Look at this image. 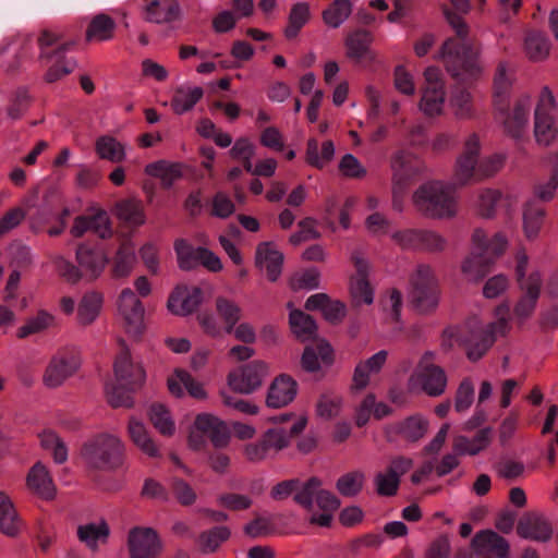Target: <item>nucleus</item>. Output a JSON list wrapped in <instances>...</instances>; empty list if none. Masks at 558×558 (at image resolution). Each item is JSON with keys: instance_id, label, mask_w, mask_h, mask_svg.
I'll return each mask as SVG.
<instances>
[{"instance_id": "f257e3e1", "label": "nucleus", "mask_w": 558, "mask_h": 558, "mask_svg": "<svg viewBox=\"0 0 558 558\" xmlns=\"http://www.w3.org/2000/svg\"><path fill=\"white\" fill-rule=\"evenodd\" d=\"M448 24L459 38H449L440 47L435 59L440 60L457 80L465 82L478 77L483 72L480 54L468 39L469 27L464 20L447 7L442 9Z\"/></svg>"}, {"instance_id": "f03ea898", "label": "nucleus", "mask_w": 558, "mask_h": 558, "mask_svg": "<svg viewBox=\"0 0 558 558\" xmlns=\"http://www.w3.org/2000/svg\"><path fill=\"white\" fill-rule=\"evenodd\" d=\"M495 320L483 326L480 322L469 324V335L464 328L449 330L452 341L462 343L466 349L468 357L472 361L481 359L497 337L504 336L510 328V306L501 303L495 308Z\"/></svg>"}, {"instance_id": "7ed1b4c3", "label": "nucleus", "mask_w": 558, "mask_h": 558, "mask_svg": "<svg viewBox=\"0 0 558 558\" xmlns=\"http://www.w3.org/2000/svg\"><path fill=\"white\" fill-rule=\"evenodd\" d=\"M114 380L107 383L105 390L108 402L114 407H131L132 392L142 387L146 373L140 362H134L128 350H123L116 359Z\"/></svg>"}, {"instance_id": "20e7f679", "label": "nucleus", "mask_w": 558, "mask_h": 558, "mask_svg": "<svg viewBox=\"0 0 558 558\" xmlns=\"http://www.w3.org/2000/svg\"><path fill=\"white\" fill-rule=\"evenodd\" d=\"M417 211L434 219H448L457 214L456 187L451 183L430 180L421 184L412 195Z\"/></svg>"}, {"instance_id": "39448f33", "label": "nucleus", "mask_w": 558, "mask_h": 558, "mask_svg": "<svg viewBox=\"0 0 558 558\" xmlns=\"http://www.w3.org/2000/svg\"><path fill=\"white\" fill-rule=\"evenodd\" d=\"M473 251L462 263V272L469 281H478L489 271L490 267L507 248L508 241L501 233L492 239L482 229H476L472 235Z\"/></svg>"}, {"instance_id": "423d86ee", "label": "nucleus", "mask_w": 558, "mask_h": 558, "mask_svg": "<svg viewBox=\"0 0 558 558\" xmlns=\"http://www.w3.org/2000/svg\"><path fill=\"white\" fill-rule=\"evenodd\" d=\"M515 277L522 295L514 306V318L523 324L534 313L542 288L541 274L529 271V256L524 251L517 253Z\"/></svg>"}, {"instance_id": "0eeeda50", "label": "nucleus", "mask_w": 558, "mask_h": 558, "mask_svg": "<svg viewBox=\"0 0 558 558\" xmlns=\"http://www.w3.org/2000/svg\"><path fill=\"white\" fill-rule=\"evenodd\" d=\"M123 441L111 434H99L84 442L81 456L94 469H113L122 463Z\"/></svg>"}, {"instance_id": "6e6552de", "label": "nucleus", "mask_w": 558, "mask_h": 558, "mask_svg": "<svg viewBox=\"0 0 558 558\" xmlns=\"http://www.w3.org/2000/svg\"><path fill=\"white\" fill-rule=\"evenodd\" d=\"M59 39L60 36L50 31H44L38 37L39 59L48 68L46 73L48 82H56L70 74L76 65L74 60L65 58L66 51L72 48L74 43L70 41L52 48Z\"/></svg>"}, {"instance_id": "1a4fd4ad", "label": "nucleus", "mask_w": 558, "mask_h": 558, "mask_svg": "<svg viewBox=\"0 0 558 558\" xmlns=\"http://www.w3.org/2000/svg\"><path fill=\"white\" fill-rule=\"evenodd\" d=\"M556 112V98L549 87L544 86L534 111V136L539 145L548 146L557 137Z\"/></svg>"}, {"instance_id": "9d476101", "label": "nucleus", "mask_w": 558, "mask_h": 558, "mask_svg": "<svg viewBox=\"0 0 558 558\" xmlns=\"http://www.w3.org/2000/svg\"><path fill=\"white\" fill-rule=\"evenodd\" d=\"M392 170V205L397 210L402 209V198L408 185L422 170L420 160L411 151H397L391 158Z\"/></svg>"}, {"instance_id": "9b49d317", "label": "nucleus", "mask_w": 558, "mask_h": 558, "mask_svg": "<svg viewBox=\"0 0 558 558\" xmlns=\"http://www.w3.org/2000/svg\"><path fill=\"white\" fill-rule=\"evenodd\" d=\"M409 298L414 307L426 313L434 310L439 301L437 279L428 265H420L412 277Z\"/></svg>"}, {"instance_id": "f8f14e48", "label": "nucleus", "mask_w": 558, "mask_h": 558, "mask_svg": "<svg viewBox=\"0 0 558 558\" xmlns=\"http://www.w3.org/2000/svg\"><path fill=\"white\" fill-rule=\"evenodd\" d=\"M434 353L426 352L414 373L409 378L410 389L421 388L430 397L442 395L447 387V376L445 371L433 363Z\"/></svg>"}, {"instance_id": "ddd939ff", "label": "nucleus", "mask_w": 558, "mask_h": 558, "mask_svg": "<svg viewBox=\"0 0 558 558\" xmlns=\"http://www.w3.org/2000/svg\"><path fill=\"white\" fill-rule=\"evenodd\" d=\"M480 151L481 140L477 134L473 133L465 138L463 151L456 160L451 183L454 187L482 180L477 173Z\"/></svg>"}, {"instance_id": "4468645a", "label": "nucleus", "mask_w": 558, "mask_h": 558, "mask_svg": "<svg viewBox=\"0 0 558 558\" xmlns=\"http://www.w3.org/2000/svg\"><path fill=\"white\" fill-rule=\"evenodd\" d=\"M506 105L501 109L496 107L497 119L504 125L505 132L515 140H520L527 132L530 125V113L532 108V97L529 94L519 96L510 112L506 111Z\"/></svg>"}, {"instance_id": "2eb2a0df", "label": "nucleus", "mask_w": 558, "mask_h": 558, "mask_svg": "<svg viewBox=\"0 0 558 558\" xmlns=\"http://www.w3.org/2000/svg\"><path fill=\"white\" fill-rule=\"evenodd\" d=\"M268 375L269 367L265 362L253 361L230 372L228 385L235 392L250 395L260 387Z\"/></svg>"}, {"instance_id": "dca6fc26", "label": "nucleus", "mask_w": 558, "mask_h": 558, "mask_svg": "<svg viewBox=\"0 0 558 558\" xmlns=\"http://www.w3.org/2000/svg\"><path fill=\"white\" fill-rule=\"evenodd\" d=\"M425 88L420 101V110L429 117L440 114L445 104V85L441 72L436 66H428L424 72Z\"/></svg>"}, {"instance_id": "f3484780", "label": "nucleus", "mask_w": 558, "mask_h": 558, "mask_svg": "<svg viewBox=\"0 0 558 558\" xmlns=\"http://www.w3.org/2000/svg\"><path fill=\"white\" fill-rule=\"evenodd\" d=\"M144 306L130 288L122 290L118 300V316L128 333L138 336L144 329Z\"/></svg>"}, {"instance_id": "a211bd4d", "label": "nucleus", "mask_w": 558, "mask_h": 558, "mask_svg": "<svg viewBox=\"0 0 558 558\" xmlns=\"http://www.w3.org/2000/svg\"><path fill=\"white\" fill-rule=\"evenodd\" d=\"M131 558H157L162 550V542L151 527L135 526L128 535Z\"/></svg>"}, {"instance_id": "6ab92c4d", "label": "nucleus", "mask_w": 558, "mask_h": 558, "mask_svg": "<svg viewBox=\"0 0 558 558\" xmlns=\"http://www.w3.org/2000/svg\"><path fill=\"white\" fill-rule=\"evenodd\" d=\"M81 366L80 357L74 353H59L47 365L43 381L47 388L54 389L62 386L73 376Z\"/></svg>"}, {"instance_id": "aec40b11", "label": "nucleus", "mask_w": 558, "mask_h": 558, "mask_svg": "<svg viewBox=\"0 0 558 558\" xmlns=\"http://www.w3.org/2000/svg\"><path fill=\"white\" fill-rule=\"evenodd\" d=\"M373 36L369 32L360 29L348 35L344 41L347 57L359 64H369L375 61L371 49Z\"/></svg>"}, {"instance_id": "412c9836", "label": "nucleus", "mask_w": 558, "mask_h": 558, "mask_svg": "<svg viewBox=\"0 0 558 558\" xmlns=\"http://www.w3.org/2000/svg\"><path fill=\"white\" fill-rule=\"evenodd\" d=\"M76 260L82 275L94 280L104 271L108 264V256L99 247L81 244L76 250Z\"/></svg>"}, {"instance_id": "4be33fe9", "label": "nucleus", "mask_w": 558, "mask_h": 558, "mask_svg": "<svg viewBox=\"0 0 558 558\" xmlns=\"http://www.w3.org/2000/svg\"><path fill=\"white\" fill-rule=\"evenodd\" d=\"M201 303L202 290L199 288L177 287L168 299L167 307L174 315L186 316L193 313Z\"/></svg>"}, {"instance_id": "5701e85b", "label": "nucleus", "mask_w": 558, "mask_h": 558, "mask_svg": "<svg viewBox=\"0 0 558 558\" xmlns=\"http://www.w3.org/2000/svg\"><path fill=\"white\" fill-rule=\"evenodd\" d=\"M356 275L352 278L350 290L356 304H372L374 301V291L367 281L368 263L359 254L352 256Z\"/></svg>"}, {"instance_id": "b1692460", "label": "nucleus", "mask_w": 558, "mask_h": 558, "mask_svg": "<svg viewBox=\"0 0 558 558\" xmlns=\"http://www.w3.org/2000/svg\"><path fill=\"white\" fill-rule=\"evenodd\" d=\"M27 488L41 499L50 500L56 496L57 489L48 468L41 463H35L26 476Z\"/></svg>"}, {"instance_id": "393cba45", "label": "nucleus", "mask_w": 558, "mask_h": 558, "mask_svg": "<svg viewBox=\"0 0 558 558\" xmlns=\"http://www.w3.org/2000/svg\"><path fill=\"white\" fill-rule=\"evenodd\" d=\"M298 393V384L288 375L278 376L269 386L266 404L279 409L291 403Z\"/></svg>"}, {"instance_id": "a878e982", "label": "nucleus", "mask_w": 558, "mask_h": 558, "mask_svg": "<svg viewBox=\"0 0 558 558\" xmlns=\"http://www.w3.org/2000/svg\"><path fill=\"white\" fill-rule=\"evenodd\" d=\"M255 264L266 271L270 281H276L282 271L283 254L272 242H263L256 248Z\"/></svg>"}, {"instance_id": "bb28decb", "label": "nucleus", "mask_w": 558, "mask_h": 558, "mask_svg": "<svg viewBox=\"0 0 558 558\" xmlns=\"http://www.w3.org/2000/svg\"><path fill=\"white\" fill-rule=\"evenodd\" d=\"M515 82V66L507 61L498 63L494 75V104L501 109L506 105Z\"/></svg>"}, {"instance_id": "cd10ccee", "label": "nucleus", "mask_w": 558, "mask_h": 558, "mask_svg": "<svg viewBox=\"0 0 558 558\" xmlns=\"http://www.w3.org/2000/svg\"><path fill=\"white\" fill-rule=\"evenodd\" d=\"M472 546L477 555H494L498 558H506L509 551L507 541L493 531H482L472 541Z\"/></svg>"}, {"instance_id": "c85d7f7f", "label": "nucleus", "mask_w": 558, "mask_h": 558, "mask_svg": "<svg viewBox=\"0 0 558 558\" xmlns=\"http://www.w3.org/2000/svg\"><path fill=\"white\" fill-rule=\"evenodd\" d=\"M184 166L181 162H173L160 159L146 165L145 173L160 180L162 186L169 189L183 175Z\"/></svg>"}, {"instance_id": "c756f323", "label": "nucleus", "mask_w": 558, "mask_h": 558, "mask_svg": "<svg viewBox=\"0 0 558 558\" xmlns=\"http://www.w3.org/2000/svg\"><path fill=\"white\" fill-rule=\"evenodd\" d=\"M315 504L322 510L320 513L311 512L310 522L323 527H327L331 524L333 513L340 507V499L329 490L320 488Z\"/></svg>"}, {"instance_id": "7c9ffc66", "label": "nucleus", "mask_w": 558, "mask_h": 558, "mask_svg": "<svg viewBox=\"0 0 558 558\" xmlns=\"http://www.w3.org/2000/svg\"><path fill=\"white\" fill-rule=\"evenodd\" d=\"M333 350L326 340H320L316 349L305 348L302 355V366L305 371L314 373L332 363Z\"/></svg>"}, {"instance_id": "2f4dec72", "label": "nucleus", "mask_w": 558, "mask_h": 558, "mask_svg": "<svg viewBox=\"0 0 558 558\" xmlns=\"http://www.w3.org/2000/svg\"><path fill=\"white\" fill-rule=\"evenodd\" d=\"M197 426L207 433L216 448L226 447L230 440V430L225 422L211 414L197 415Z\"/></svg>"}, {"instance_id": "473e14b6", "label": "nucleus", "mask_w": 558, "mask_h": 558, "mask_svg": "<svg viewBox=\"0 0 558 558\" xmlns=\"http://www.w3.org/2000/svg\"><path fill=\"white\" fill-rule=\"evenodd\" d=\"M109 534L110 529L102 519L82 524L77 529L78 539L93 551L98 550L100 545L107 543Z\"/></svg>"}, {"instance_id": "72a5a7b5", "label": "nucleus", "mask_w": 558, "mask_h": 558, "mask_svg": "<svg viewBox=\"0 0 558 558\" xmlns=\"http://www.w3.org/2000/svg\"><path fill=\"white\" fill-rule=\"evenodd\" d=\"M146 20L151 23H171L180 19L179 4L173 0H151L145 9Z\"/></svg>"}, {"instance_id": "f704fd0d", "label": "nucleus", "mask_w": 558, "mask_h": 558, "mask_svg": "<svg viewBox=\"0 0 558 558\" xmlns=\"http://www.w3.org/2000/svg\"><path fill=\"white\" fill-rule=\"evenodd\" d=\"M388 356V351L380 350L366 361L356 365L353 376L355 388L363 389L369 384L371 375L380 372Z\"/></svg>"}, {"instance_id": "c9c22d12", "label": "nucleus", "mask_w": 558, "mask_h": 558, "mask_svg": "<svg viewBox=\"0 0 558 558\" xmlns=\"http://www.w3.org/2000/svg\"><path fill=\"white\" fill-rule=\"evenodd\" d=\"M550 49L551 43L546 35L539 32H530L525 35L523 52L531 62L537 63L547 60Z\"/></svg>"}, {"instance_id": "e433bc0d", "label": "nucleus", "mask_w": 558, "mask_h": 558, "mask_svg": "<svg viewBox=\"0 0 558 558\" xmlns=\"http://www.w3.org/2000/svg\"><path fill=\"white\" fill-rule=\"evenodd\" d=\"M517 532L521 537L536 542H547L551 537L549 523L538 515L522 519L518 524Z\"/></svg>"}, {"instance_id": "4c0bfd02", "label": "nucleus", "mask_w": 558, "mask_h": 558, "mask_svg": "<svg viewBox=\"0 0 558 558\" xmlns=\"http://www.w3.org/2000/svg\"><path fill=\"white\" fill-rule=\"evenodd\" d=\"M493 429L482 428L472 439L465 436H458L454 439L453 450L460 456H476L488 447Z\"/></svg>"}, {"instance_id": "58836bf2", "label": "nucleus", "mask_w": 558, "mask_h": 558, "mask_svg": "<svg viewBox=\"0 0 558 558\" xmlns=\"http://www.w3.org/2000/svg\"><path fill=\"white\" fill-rule=\"evenodd\" d=\"M22 529V520L19 517L13 502L0 492V532L7 536H15Z\"/></svg>"}, {"instance_id": "ea45409f", "label": "nucleus", "mask_w": 558, "mask_h": 558, "mask_svg": "<svg viewBox=\"0 0 558 558\" xmlns=\"http://www.w3.org/2000/svg\"><path fill=\"white\" fill-rule=\"evenodd\" d=\"M128 432L133 444L146 456L155 458L158 456L159 450L143 422L135 417H131Z\"/></svg>"}, {"instance_id": "a19ab883", "label": "nucleus", "mask_w": 558, "mask_h": 558, "mask_svg": "<svg viewBox=\"0 0 558 558\" xmlns=\"http://www.w3.org/2000/svg\"><path fill=\"white\" fill-rule=\"evenodd\" d=\"M427 430V421L422 416H410L407 420L387 427V435L390 438L391 433H396L409 441H416L422 438Z\"/></svg>"}, {"instance_id": "79ce46f5", "label": "nucleus", "mask_w": 558, "mask_h": 558, "mask_svg": "<svg viewBox=\"0 0 558 558\" xmlns=\"http://www.w3.org/2000/svg\"><path fill=\"white\" fill-rule=\"evenodd\" d=\"M289 322L294 336L305 342L315 339L317 326L315 320L300 310H290Z\"/></svg>"}, {"instance_id": "37998d69", "label": "nucleus", "mask_w": 558, "mask_h": 558, "mask_svg": "<svg viewBox=\"0 0 558 558\" xmlns=\"http://www.w3.org/2000/svg\"><path fill=\"white\" fill-rule=\"evenodd\" d=\"M353 3L351 0H333L322 13L324 23L330 28H339L351 16Z\"/></svg>"}, {"instance_id": "c03bdc74", "label": "nucleus", "mask_w": 558, "mask_h": 558, "mask_svg": "<svg viewBox=\"0 0 558 558\" xmlns=\"http://www.w3.org/2000/svg\"><path fill=\"white\" fill-rule=\"evenodd\" d=\"M116 211L117 217L130 226H142L146 221L144 206L138 198H128L119 202Z\"/></svg>"}, {"instance_id": "a18cd8bd", "label": "nucleus", "mask_w": 558, "mask_h": 558, "mask_svg": "<svg viewBox=\"0 0 558 558\" xmlns=\"http://www.w3.org/2000/svg\"><path fill=\"white\" fill-rule=\"evenodd\" d=\"M545 216L544 208L535 201H529L523 210V230L529 240L535 239L543 226Z\"/></svg>"}, {"instance_id": "49530a36", "label": "nucleus", "mask_w": 558, "mask_h": 558, "mask_svg": "<svg viewBox=\"0 0 558 558\" xmlns=\"http://www.w3.org/2000/svg\"><path fill=\"white\" fill-rule=\"evenodd\" d=\"M323 486L322 481L313 476L305 482H300L295 488L294 501L303 507L306 511L312 512L316 497Z\"/></svg>"}, {"instance_id": "de8ad7c7", "label": "nucleus", "mask_w": 558, "mask_h": 558, "mask_svg": "<svg viewBox=\"0 0 558 558\" xmlns=\"http://www.w3.org/2000/svg\"><path fill=\"white\" fill-rule=\"evenodd\" d=\"M114 28L116 23L110 16L98 14L89 23L86 31V40L107 41L112 38Z\"/></svg>"}, {"instance_id": "09e8293b", "label": "nucleus", "mask_w": 558, "mask_h": 558, "mask_svg": "<svg viewBox=\"0 0 558 558\" xmlns=\"http://www.w3.org/2000/svg\"><path fill=\"white\" fill-rule=\"evenodd\" d=\"M101 307L102 295L95 291L87 292L86 294H84L78 304V322L84 325L93 323L98 317Z\"/></svg>"}, {"instance_id": "8fccbe9b", "label": "nucleus", "mask_w": 558, "mask_h": 558, "mask_svg": "<svg viewBox=\"0 0 558 558\" xmlns=\"http://www.w3.org/2000/svg\"><path fill=\"white\" fill-rule=\"evenodd\" d=\"M203 94V89L198 86L179 87L171 101L172 109L175 113L183 114L201 100Z\"/></svg>"}, {"instance_id": "3c124183", "label": "nucleus", "mask_w": 558, "mask_h": 558, "mask_svg": "<svg viewBox=\"0 0 558 558\" xmlns=\"http://www.w3.org/2000/svg\"><path fill=\"white\" fill-rule=\"evenodd\" d=\"M136 263V254L133 246L123 244L117 251L112 262V275L114 278L128 277Z\"/></svg>"}, {"instance_id": "603ef678", "label": "nucleus", "mask_w": 558, "mask_h": 558, "mask_svg": "<svg viewBox=\"0 0 558 558\" xmlns=\"http://www.w3.org/2000/svg\"><path fill=\"white\" fill-rule=\"evenodd\" d=\"M40 446L52 454L53 461L62 464L68 460V447L61 437L51 429L39 434Z\"/></svg>"}, {"instance_id": "864d4df0", "label": "nucleus", "mask_w": 558, "mask_h": 558, "mask_svg": "<svg viewBox=\"0 0 558 558\" xmlns=\"http://www.w3.org/2000/svg\"><path fill=\"white\" fill-rule=\"evenodd\" d=\"M96 151L101 159L121 162L126 157L125 146L111 136H101L96 142Z\"/></svg>"}, {"instance_id": "5fc2aeb1", "label": "nucleus", "mask_w": 558, "mask_h": 558, "mask_svg": "<svg viewBox=\"0 0 558 558\" xmlns=\"http://www.w3.org/2000/svg\"><path fill=\"white\" fill-rule=\"evenodd\" d=\"M311 10L307 2L295 3L289 14V25L284 29L287 38L295 37L300 29L310 21Z\"/></svg>"}, {"instance_id": "6e6d98bb", "label": "nucleus", "mask_w": 558, "mask_h": 558, "mask_svg": "<svg viewBox=\"0 0 558 558\" xmlns=\"http://www.w3.org/2000/svg\"><path fill=\"white\" fill-rule=\"evenodd\" d=\"M365 483V474L353 471L341 475L336 482V488L344 497H354L360 494Z\"/></svg>"}, {"instance_id": "4d7b16f0", "label": "nucleus", "mask_w": 558, "mask_h": 558, "mask_svg": "<svg viewBox=\"0 0 558 558\" xmlns=\"http://www.w3.org/2000/svg\"><path fill=\"white\" fill-rule=\"evenodd\" d=\"M229 536L230 531L226 526H216L209 531L203 532L198 537L199 549L204 554L214 553Z\"/></svg>"}, {"instance_id": "13d9d810", "label": "nucleus", "mask_w": 558, "mask_h": 558, "mask_svg": "<svg viewBox=\"0 0 558 558\" xmlns=\"http://www.w3.org/2000/svg\"><path fill=\"white\" fill-rule=\"evenodd\" d=\"M174 251L181 269L190 270L199 265L198 247H193L186 240H177L174 242Z\"/></svg>"}, {"instance_id": "bf43d9fd", "label": "nucleus", "mask_w": 558, "mask_h": 558, "mask_svg": "<svg viewBox=\"0 0 558 558\" xmlns=\"http://www.w3.org/2000/svg\"><path fill=\"white\" fill-rule=\"evenodd\" d=\"M500 196V193L496 190H482L476 194L473 206L480 216L489 218L495 214Z\"/></svg>"}, {"instance_id": "052dcab7", "label": "nucleus", "mask_w": 558, "mask_h": 558, "mask_svg": "<svg viewBox=\"0 0 558 558\" xmlns=\"http://www.w3.org/2000/svg\"><path fill=\"white\" fill-rule=\"evenodd\" d=\"M216 308L226 324V332H232L234 326L241 318L240 306L226 298H218L216 301Z\"/></svg>"}, {"instance_id": "680f3d73", "label": "nucleus", "mask_w": 558, "mask_h": 558, "mask_svg": "<svg viewBox=\"0 0 558 558\" xmlns=\"http://www.w3.org/2000/svg\"><path fill=\"white\" fill-rule=\"evenodd\" d=\"M54 323V316L46 311H39L34 317L29 318L17 330L19 338H25L29 335L40 332Z\"/></svg>"}, {"instance_id": "e2e57ef3", "label": "nucleus", "mask_w": 558, "mask_h": 558, "mask_svg": "<svg viewBox=\"0 0 558 558\" xmlns=\"http://www.w3.org/2000/svg\"><path fill=\"white\" fill-rule=\"evenodd\" d=\"M149 418L155 428L163 435H172L174 432V422L168 409L160 403L153 404L149 409Z\"/></svg>"}, {"instance_id": "0e129e2a", "label": "nucleus", "mask_w": 558, "mask_h": 558, "mask_svg": "<svg viewBox=\"0 0 558 558\" xmlns=\"http://www.w3.org/2000/svg\"><path fill=\"white\" fill-rule=\"evenodd\" d=\"M450 106L459 119H469L473 116L472 95L466 89H457L450 98Z\"/></svg>"}, {"instance_id": "69168bd1", "label": "nucleus", "mask_w": 558, "mask_h": 558, "mask_svg": "<svg viewBox=\"0 0 558 558\" xmlns=\"http://www.w3.org/2000/svg\"><path fill=\"white\" fill-rule=\"evenodd\" d=\"M262 438L271 454L287 448L291 439L290 434L281 427L267 429Z\"/></svg>"}, {"instance_id": "338daca9", "label": "nucleus", "mask_w": 558, "mask_h": 558, "mask_svg": "<svg viewBox=\"0 0 558 558\" xmlns=\"http://www.w3.org/2000/svg\"><path fill=\"white\" fill-rule=\"evenodd\" d=\"M319 271L316 268H308L293 275L290 286L293 290H314L319 286Z\"/></svg>"}, {"instance_id": "774afa93", "label": "nucleus", "mask_w": 558, "mask_h": 558, "mask_svg": "<svg viewBox=\"0 0 558 558\" xmlns=\"http://www.w3.org/2000/svg\"><path fill=\"white\" fill-rule=\"evenodd\" d=\"M474 401V386L470 379H463L458 387L454 410L459 413L466 412Z\"/></svg>"}]
</instances>
